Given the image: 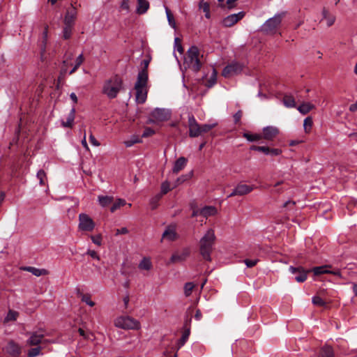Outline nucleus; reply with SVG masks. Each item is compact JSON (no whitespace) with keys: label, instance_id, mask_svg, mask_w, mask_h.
<instances>
[{"label":"nucleus","instance_id":"58","mask_svg":"<svg viewBox=\"0 0 357 357\" xmlns=\"http://www.w3.org/2000/svg\"><path fill=\"white\" fill-rule=\"evenodd\" d=\"M258 261H259L258 259H247L244 260V262H245V265L248 268L254 267L257 264Z\"/></svg>","mask_w":357,"mask_h":357},{"label":"nucleus","instance_id":"8","mask_svg":"<svg viewBox=\"0 0 357 357\" xmlns=\"http://www.w3.org/2000/svg\"><path fill=\"white\" fill-rule=\"evenodd\" d=\"M331 268V265H324L321 266H315L309 270L310 272H312L315 276H318L322 274H332L339 278H342V274L339 269L331 271L330 269Z\"/></svg>","mask_w":357,"mask_h":357},{"label":"nucleus","instance_id":"35","mask_svg":"<svg viewBox=\"0 0 357 357\" xmlns=\"http://www.w3.org/2000/svg\"><path fill=\"white\" fill-rule=\"evenodd\" d=\"M84 56H83V54H80L77 58H76V60H75V66L74 67L70 70L69 72V74L70 75H72L73 74L77 69L82 64V63L84 62Z\"/></svg>","mask_w":357,"mask_h":357},{"label":"nucleus","instance_id":"45","mask_svg":"<svg viewBox=\"0 0 357 357\" xmlns=\"http://www.w3.org/2000/svg\"><path fill=\"white\" fill-rule=\"evenodd\" d=\"M73 24H65L63 30V34L64 39H68L71 36Z\"/></svg>","mask_w":357,"mask_h":357},{"label":"nucleus","instance_id":"60","mask_svg":"<svg viewBox=\"0 0 357 357\" xmlns=\"http://www.w3.org/2000/svg\"><path fill=\"white\" fill-rule=\"evenodd\" d=\"M282 153L280 149H270L268 151V155L272 156H277L280 155Z\"/></svg>","mask_w":357,"mask_h":357},{"label":"nucleus","instance_id":"39","mask_svg":"<svg viewBox=\"0 0 357 357\" xmlns=\"http://www.w3.org/2000/svg\"><path fill=\"white\" fill-rule=\"evenodd\" d=\"M127 204L126 202L123 199H118L111 206L110 211L114 213L116 210L119 208L121 206Z\"/></svg>","mask_w":357,"mask_h":357},{"label":"nucleus","instance_id":"22","mask_svg":"<svg viewBox=\"0 0 357 357\" xmlns=\"http://www.w3.org/2000/svg\"><path fill=\"white\" fill-rule=\"evenodd\" d=\"M136 91V100L139 104H143L147 98V90L146 88H135Z\"/></svg>","mask_w":357,"mask_h":357},{"label":"nucleus","instance_id":"1","mask_svg":"<svg viewBox=\"0 0 357 357\" xmlns=\"http://www.w3.org/2000/svg\"><path fill=\"white\" fill-rule=\"evenodd\" d=\"M215 240V231L213 229H208L199 241L200 255L207 261H211V255L213 252Z\"/></svg>","mask_w":357,"mask_h":357},{"label":"nucleus","instance_id":"44","mask_svg":"<svg viewBox=\"0 0 357 357\" xmlns=\"http://www.w3.org/2000/svg\"><path fill=\"white\" fill-rule=\"evenodd\" d=\"M19 315L16 311L10 310L5 317V321H15Z\"/></svg>","mask_w":357,"mask_h":357},{"label":"nucleus","instance_id":"32","mask_svg":"<svg viewBox=\"0 0 357 357\" xmlns=\"http://www.w3.org/2000/svg\"><path fill=\"white\" fill-rule=\"evenodd\" d=\"M243 137L245 138L248 141L251 142L259 141L263 139L261 134H251L249 132H244L243 134Z\"/></svg>","mask_w":357,"mask_h":357},{"label":"nucleus","instance_id":"40","mask_svg":"<svg viewBox=\"0 0 357 357\" xmlns=\"http://www.w3.org/2000/svg\"><path fill=\"white\" fill-rule=\"evenodd\" d=\"M193 176V171H190V172H188V174H183V175H181V176H179L177 180H176V185H180L183 183H184L185 181L190 179Z\"/></svg>","mask_w":357,"mask_h":357},{"label":"nucleus","instance_id":"3","mask_svg":"<svg viewBox=\"0 0 357 357\" xmlns=\"http://www.w3.org/2000/svg\"><path fill=\"white\" fill-rule=\"evenodd\" d=\"M123 89V80L118 76L114 75L107 80L103 86L102 92L110 98L117 96L119 91Z\"/></svg>","mask_w":357,"mask_h":357},{"label":"nucleus","instance_id":"13","mask_svg":"<svg viewBox=\"0 0 357 357\" xmlns=\"http://www.w3.org/2000/svg\"><path fill=\"white\" fill-rule=\"evenodd\" d=\"M245 15V13L243 11L229 15L222 20V24L225 27H231L242 20Z\"/></svg>","mask_w":357,"mask_h":357},{"label":"nucleus","instance_id":"37","mask_svg":"<svg viewBox=\"0 0 357 357\" xmlns=\"http://www.w3.org/2000/svg\"><path fill=\"white\" fill-rule=\"evenodd\" d=\"M165 13L167 15V18L169 24L171 26V27L175 29L176 28L175 20L174 18V16H173L171 10L167 7H165Z\"/></svg>","mask_w":357,"mask_h":357},{"label":"nucleus","instance_id":"51","mask_svg":"<svg viewBox=\"0 0 357 357\" xmlns=\"http://www.w3.org/2000/svg\"><path fill=\"white\" fill-rule=\"evenodd\" d=\"M312 302L314 305L317 306L322 307L326 305V302L320 296H313L312 298Z\"/></svg>","mask_w":357,"mask_h":357},{"label":"nucleus","instance_id":"41","mask_svg":"<svg viewBox=\"0 0 357 357\" xmlns=\"http://www.w3.org/2000/svg\"><path fill=\"white\" fill-rule=\"evenodd\" d=\"M190 328H187L184 332L182 334V336L180 338V340H178V347H183L185 343L186 342L187 340L188 339L189 337V335H190Z\"/></svg>","mask_w":357,"mask_h":357},{"label":"nucleus","instance_id":"23","mask_svg":"<svg viewBox=\"0 0 357 357\" xmlns=\"http://www.w3.org/2000/svg\"><path fill=\"white\" fill-rule=\"evenodd\" d=\"M187 164V159L184 157L178 158L173 166L172 172L175 174L178 173L181 170L185 168Z\"/></svg>","mask_w":357,"mask_h":357},{"label":"nucleus","instance_id":"17","mask_svg":"<svg viewBox=\"0 0 357 357\" xmlns=\"http://www.w3.org/2000/svg\"><path fill=\"white\" fill-rule=\"evenodd\" d=\"M148 82V72L146 70H142L139 72L135 88H146Z\"/></svg>","mask_w":357,"mask_h":357},{"label":"nucleus","instance_id":"5","mask_svg":"<svg viewBox=\"0 0 357 357\" xmlns=\"http://www.w3.org/2000/svg\"><path fill=\"white\" fill-rule=\"evenodd\" d=\"M115 326L123 329H138L140 326L139 322L129 317H121L115 321Z\"/></svg>","mask_w":357,"mask_h":357},{"label":"nucleus","instance_id":"27","mask_svg":"<svg viewBox=\"0 0 357 357\" xmlns=\"http://www.w3.org/2000/svg\"><path fill=\"white\" fill-rule=\"evenodd\" d=\"M319 357H335L333 349L328 345H325L321 348Z\"/></svg>","mask_w":357,"mask_h":357},{"label":"nucleus","instance_id":"42","mask_svg":"<svg viewBox=\"0 0 357 357\" xmlns=\"http://www.w3.org/2000/svg\"><path fill=\"white\" fill-rule=\"evenodd\" d=\"M37 178L39 180V183L40 185H45L47 176L43 169H40L36 174Z\"/></svg>","mask_w":357,"mask_h":357},{"label":"nucleus","instance_id":"16","mask_svg":"<svg viewBox=\"0 0 357 357\" xmlns=\"http://www.w3.org/2000/svg\"><path fill=\"white\" fill-rule=\"evenodd\" d=\"M190 255V250L188 248L183 249L181 252H174L171 258L170 262L172 264L176 262H181L186 259V258Z\"/></svg>","mask_w":357,"mask_h":357},{"label":"nucleus","instance_id":"46","mask_svg":"<svg viewBox=\"0 0 357 357\" xmlns=\"http://www.w3.org/2000/svg\"><path fill=\"white\" fill-rule=\"evenodd\" d=\"M172 190V188L170 187V183L165 181L162 183L161 184V191L160 193L158 195H162V197L167 194L168 192H169Z\"/></svg>","mask_w":357,"mask_h":357},{"label":"nucleus","instance_id":"10","mask_svg":"<svg viewBox=\"0 0 357 357\" xmlns=\"http://www.w3.org/2000/svg\"><path fill=\"white\" fill-rule=\"evenodd\" d=\"M289 271L292 274L296 275L294 279L297 282L299 283L304 282L307 278V273L310 272V270H306L301 266L298 267L290 266Z\"/></svg>","mask_w":357,"mask_h":357},{"label":"nucleus","instance_id":"29","mask_svg":"<svg viewBox=\"0 0 357 357\" xmlns=\"http://www.w3.org/2000/svg\"><path fill=\"white\" fill-rule=\"evenodd\" d=\"M322 15H323V17L321 19V21L325 20L326 21L327 26L329 27L334 24V22L335 21V16L332 15H329L328 11L325 8H324L322 10Z\"/></svg>","mask_w":357,"mask_h":357},{"label":"nucleus","instance_id":"36","mask_svg":"<svg viewBox=\"0 0 357 357\" xmlns=\"http://www.w3.org/2000/svg\"><path fill=\"white\" fill-rule=\"evenodd\" d=\"M152 264L149 259L144 258L139 264V268L142 270L149 271L151 268Z\"/></svg>","mask_w":357,"mask_h":357},{"label":"nucleus","instance_id":"26","mask_svg":"<svg viewBox=\"0 0 357 357\" xmlns=\"http://www.w3.org/2000/svg\"><path fill=\"white\" fill-rule=\"evenodd\" d=\"M149 8V3L146 0H137V13L142 15L146 13Z\"/></svg>","mask_w":357,"mask_h":357},{"label":"nucleus","instance_id":"62","mask_svg":"<svg viewBox=\"0 0 357 357\" xmlns=\"http://www.w3.org/2000/svg\"><path fill=\"white\" fill-rule=\"evenodd\" d=\"M47 36V28H45L44 32H43V47L41 48V54H43L45 51V45H46V40Z\"/></svg>","mask_w":357,"mask_h":357},{"label":"nucleus","instance_id":"19","mask_svg":"<svg viewBox=\"0 0 357 357\" xmlns=\"http://www.w3.org/2000/svg\"><path fill=\"white\" fill-rule=\"evenodd\" d=\"M162 238L169 241H173L177 238L175 225L168 226L162 234Z\"/></svg>","mask_w":357,"mask_h":357},{"label":"nucleus","instance_id":"28","mask_svg":"<svg viewBox=\"0 0 357 357\" xmlns=\"http://www.w3.org/2000/svg\"><path fill=\"white\" fill-rule=\"evenodd\" d=\"M314 108V106L310 102H303L298 107L297 109L299 111L300 113L305 115L310 112Z\"/></svg>","mask_w":357,"mask_h":357},{"label":"nucleus","instance_id":"34","mask_svg":"<svg viewBox=\"0 0 357 357\" xmlns=\"http://www.w3.org/2000/svg\"><path fill=\"white\" fill-rule=\"evenodd\" d=\"M142 142L141 138L137 135H132L130 138L124 142V144L126 147H131L135 144Z\"/></svg>","mask_w":357,"mask_h":357},{"label":"nucleus","instance_id":"56","mask_svg":"<svg viewBox=\"0 0 357 357\" xmlns=\"http://www.w3.org/2000/svg\"><path fill=\"white\" fill-rule=\"evenodd\" d=\"M295 205H296V202L294 201L288 200L284 203L283 207L287 208V210H292V209H294Z\"/></svg>","mask_w":357,"mask_h":357},{"label":"nucleus","instance_id":"4","mask_svg":"<svg viewBox=\"0 0 357 357\" xmlns=\"http://www.w3.org/2000/svg\"><path fill=\"white\" fill-rule=\"evenodd\" d=\"M286 12H281L275 14L273 17L267 20L261 26V31L266 34H274L282 22V18L285 16Z\"/></svg>","mask_w":357,"mask_h":357},{"label":"nucleus","instance_id":"50","mask_svg":"<svg viewBox=\"0 0 357 357\" xmlns=\"http://www.w3.org/2000/svg\"><path fill=\"white\" fill-rule=\"evenodd\" d=\"M41 351V347L38 346L35 348H32L29 350L27 357H36L40 355Z\"/></svg>","mask_w":357,"mask_h":357},{"label":"nucleus","instance_id":"12","mask_svg":"<svg viewBox=\"0 0 357 357\" xmlns=\"http://www.w3.org/2000/svg\"><path fill=\"white\" fill-rule=\"evenodd\" d=\"M189 136L197 137L201 135L200 125L192 114L188 115Z\"/></svg>","mask_w":357,"mask_h":357},{"label":"nucleus","instance_id":"25","mask_svg":"<svg viewBox=\"0 0 357 357\" xmlns=\"http://www.w3.org/2000/svg\"><path fill=\"white\" fill-rule=\"evenodd\" d=\"M23 270L31 273L33 275L39 277L40 275H47L48 271L45 268H37L33 266H26L23 268Z\"/></svg>","mask_w":357,"mask_h":357},{"label":"nucleus","instance_id":"38","mask_svg":"<svg viewBox=\"0 0 357 357\" xmlns=\"http://www.w3.org/2000/svg\"><path fill=\"white\" fill-rule=\"evenodd\" d=\"M161 198H162V195H158V194H157L156 195H155L154 197L151 198V199L149 201V205L152 210H154L158 207V202Z\"/></svg>","mask_w":357,"mask_h":357},{"label":"nucleus","instance_id":"57","mask_svg":"<svg viewBox=\"0 0 357 357\" xmlns=\"http://www.w3.org/2000/svg\"><path fill=\"white\" fill-rule=\"evenodd\" d=\"M175 48L176 50L182 54L183 52V48L181 44L180 39L178 38H176L174 40Z\"/></svg>","mask_w":357,"mask_h":357},{"label":"nucleus","instance_id":"59","mask_svg":"<svg viewBox=\"0 0 357 357\" xmlns=\"http://www.w3.org/2000/svg\"><path fill=\"white\" fill-rule=\"evenodd\" d=\"M86 254L89 255L91 258L94 259H96L98 261L100 260V256L95 250H88Z\"/></svg>","mask_w":357,"mask_h":357},{"label":"nucleus","instance_id":"9","mask_svg":"<svg viewBox=\"0 0 357 357\" xmlns=\"http://www.w3.org/2000/svg\"><path fill=\"white\" fill-rule=\"evenodd\" d=\"M45 330L42 328L36 331L29 333V337L26 340V344L29 346H38L45 337Z\"/></svg>","mask_w":357,"mask_h":357},{"label":"nucleus","instance_id":"21","mask_svg":"<svg viewBox=\"0 0 357 357\" xmlns=\"http://www.w3.org/2000/svg\"><path fill=\"white\" fill-rule=\"evenodd\" d=\"M6 350L9 355L14 357L18 356L20 354V348L19 345L13 341H10L8 343Z\"/></svg>","mask_w":357,"mask_h":357},{"label":"nucleus","instance_id":"30","mask_svg":"<svg viewBox=\"0 0 357 357\" xmlns=\"http://www.w3.org/2000/svg\"><path fill=\"white\" fill-rule=\"evenodd\" d=\"M113 197L111 196H98V200L99 204L102 207H106L113 202Z\"/></svg>","mask_w":357,"mask_h":357},{"label":"nucleus","instance_id":"43","mask_svg":"<svg viewBox=\"0 0 357 357\" xmlns=\"http://www.w3.org/2000/svg\"><path fill=\"white\" fill-rule=\"evenodd\" d=\"M195 287L193 282H186L184 285V294L186 297L191 295L192 291Z\"/></svg>","mask_w":357,"mask_h":357},{"label":"nucleus","instance_id":"52","mask_svg":"<svg viewBox=\"0 0 357 357\" xmlns=\"http://www.w3.org/2000/svg\"><path fill=\"white\" fill-rule=\"evenodd\" d=\"M82 296V301L86 303L91 307L95 305V303L91 300L90 296L80 294Z\"/></svg>","mask_w":357,"mask_h":357},{"label":"nucleus","instance_id":"14","mask_svg":"<svg viewBox=\"0 0 357 357\" xmlns=\"http://www.w3.org/2000/svg\"><path fill=\"white\" fill-rule=\"evenodd\" d=\"M151 116L158 121H165L169 119L170 114L165 109L155 108L151 112Z\"/></svg>","mask_w":357,"mask_h":357},{"label":"nucleus","instance_id":"7","mask_svg":"<svg viewBox=\"0 0 357 357\" xmlns=\"http://www.w3.org/2000/svg\"><path fill=\"white\" fill-rule=\"evenodd\" d=\"M78 227L81 231H91L95 228V222L87 214L80 213Z\"/></svg>","mask_w":357,"mask_h":357},{"label":"nucleus","instance_id":"2","mask_svg":"<svg viewBox=\"0 0 357 357\" xmlns=\"http://www.w3.org/2000/svg\"><path fill=\"white\" fill-rule=\"evenodd\" d=\"M200 53L197 47L191 46L184 57L183 66L185 68L191 69L195 73L201 70L202 63L200 61Z\"/></svg>","mask_w":357,"mask_h":357},{"label":"nucleus","instance_id":"49","mask_svg":"<svg viewBox=\"0 0 357 357\" xmlns=\"http://www.w3.org/2000/svg\"><path fill=\"white\" fill-rule=\"evenodd\" d=\"M216 126H217V123H211V124L206 123V124L200 125L201 135L202 133L208 132V131L212 130L213 128H215Z\"/></svg>","mask_w":357,"mask_h":357},{"label":"nucleus","instance_id":"61","mask_svg":"<svg viewBox=\"0 0 357 357\" xmlns=\"http://www.w3.org/2000/svg\"><path fill=\"white\" fill-rule=\"evenodd\" d=\"M120 8L121 10L129 11V0H122Z\"/></svg>","mask_w":357,"mask_h":357},{"label":"nucleus","instance_id":"55","mask_svg":"<svg viewBox=\"0 0 357 357\" xmlns=\"http://www.w3.org/2000/svg\"><path fill=\"white\" fill-rule=\"evenodd\" d=\"M243 115V112L241 110L237 111L233 116L234 123L236 124L239 123Z\"/></svg>","mask_w":357,"mask_h":357},{"label":"nucleus","instance_id":"6","mask_svg":"<svg viewBox=\"0 0 357 357\" xmlns=\"http://www.w3.org/2000/svg\"><path fill=\"white\" fill-rule=\"evenodd\" d=\"M243 67L241 63L232 61L224 68L222 75L226 78L237 75L242 72Z\"/></svg>","mask_w":357,"mask_h":357},{"label":"nucleus","instance_id":"33","mask_svg":"<svg viewBox=\"0 0 357 357\" xmlns=\"http://www.w3.org/2000/svg\"><path fill=\"white\" fill-rule=\"evenodd\" d=\"M282 102L287 107H294L296 106L294 98L290 95H284Z\"/></svg>","mask_w":357,"mask_h":357},{"label":"nucleus","instance_id":"31","mask_svg":"<svg viewBox=\"0 0 357 357\" xmlns=\"http://www.w3.org/2000/svg\"><path fill=\"white\" fill-rule=\"evenodd\" d=\"M199 8L205 13L206 18L209 19L211 17L210 6L208 3L204 1V0H202L199 3Z\"/></svg>","mask_w":357,"mask_h":357},{"label":"nucleus","instance_id":"53","mask_svg":"<svg viewBox=\"0 0 357 357\" xmlns=\"http://www.w3.org/2000/svg\"><path fill=\"white\" fill-rule=\"evenodd\" d=\"M91 239L92 242L97 245L100 246L102 243V236L100 234L96 236H91Z\"/></svg>","mask_w":357,"mask_h":357},{"label":"nucleus","instance_id":"64","mask_svg":"<svg viewBox=\"0 0 357 357\" xmlns=\"http://www.w3.org/2000/svg\"><path fill=\"white\" fill-rule=\"evenodd\" d=\"M128 233V230L126 227H122L121 229H117L116 230V235H120V234H126Z\"/></svg>","mask_w":357,"mask_h":357},{"label":"nucleus","instance_id":"18","mask_svg":"<svg viewBox=\"0 0 357 357\" xmlns=\"http://www.w3.org/2000/svg\"><path fill=\"white\" fill-rule=\"evenodd\" d=\"M77 14V9L71 4L70 7L67 10L65 15L64 24L74 25Z\"/></svg>","mask_w":357,"mask_h":357},{"label":"nucleus","instance_id":"54","mask_svg":"<svg viewBox=\"0 0 357 357\" xmlns=\"http://www.w3.org/2000/svg\"><path fill=\"white\" fill-rule=\"evenodd\" d=\"M155 134V131L151 128H146L142 135V137H148Z\"/></svg>","mask_w":357,"mask_h":357},{"label":"nucleus","instance_id":"20","mask_svg":"<svg viewBox=\"0 0 357 357\" xmlns=\"http://www.w3.org/2000/svg\"><path fill=\"white\" fill-rule=\"evenodd\" d=\"M75 117V107L73 105V108L70 109L69 114H68L66 121L62 120L61 122V125L63 128H72L74 123Z\"/></svg>","mask_w":357,"mask_h":357},{"label":"nucleus","instance_id":"24","mask_svg":"<svg viewBox=\"0 0 357 357\" xmlns=\"http://www.w3.org/2000/svg\"><path fill=\"white\" fill-rule=\"evenodd\" d=\"M217 213V209L214 206H206L199 210V214L204 216V218H208L212 215H215Z\"/></svg>","mask_w":357,"mask_h":357},{"label":"nucleus","instance_id":"15","mask_svg":"<svg viewBox=\"0 0 357 357\" xmlns=\"http://www.w3.org/2000/svg\"><path fill=\"white\" fill-rule=\"evenodd\" d=\"M279 129L275 126H266L263 128L262 138L273 140L278 134Z\"/></svg>","mask_w":357,"mask_h":357},{"label":"nucleus","instance_id":"48","mask_svg":"<svg viewBox=\"0 0 357 357\" xmlns=\"http://www.w3.org/2000/svg\"><path fill=\"white\" fill-rule=\"evenodd\" d=\"M216 81H217L216 73H215V71H213V73L211 75V76L210 77V78L206 80V86L208 88H211L215 85V84L216 83Z\"/></svg>","mask_w":357,"mask_h":357},{"label":"nucleus","instance_id":"63","mask_svg":"<svg viewBox=\"0 0 357 357\" xmlns=\"http://www.w3.org/2000/svg\"><path fill=\"white\" fill-rule=\"evenodd\" d=\"M89 142L96 146H100L99 142L95 138V137L92 134H91L89 136Z\"/></svg>","mask_w":357,"mask_h":357},{"label":"nucleus","instance_id":"47","mask_svg":"<svg viewBox=\"0 0 357 357\" xmlns=\"http://www.w3.org/2000/svg\"><path fill=\"white\" fill-rule=\"evenodd\" d=\"M312 119L311 117L308 116L305 119L304 123H303V127L304 130L306 132H309L312 128Z\"/></svg>","mask_w":357,"mask_h":357},{"label":"nucleus","instance_id":"11","mask_svg":"<svg viewBox=\"0 0 357 357\" xmlns=\"http://www.w3.org/2000/svg\"><path fill=\"white\" fill-rule=\"evenodd\" d=\"M255 188V187L253 185H250L244 183H238L227 197L243 196L251 192Z\"/></svg>","mask_w":357,"mask_h":357}]
</instances>
